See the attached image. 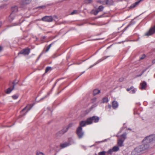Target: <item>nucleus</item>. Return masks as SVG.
<instances>
[{"instance_id":"obj_1","label":"nucleus","mask_w":155,"mask_h":155,"mask_svg":"<svg viewBox=\"0 0 155 155\" xmlns=\"http://www.w3.org/2000/svg\"><path fill=\"white\" fill-rule=\"evenodd\" d=\"M18 11V7L17 6H15L12 8V12L8 17V20L10 21H12L14 19L15 13Z\"/></svg>"},{"instance_id":"obj_2","label":"nucleus","mask_w":155,"mask_h":155,"mask_svg":"<svg viewBox=\"0 0 155 155\" xmlns=\"http://www.w3.org/2000/svg\"><path fill=\"white\" fill-rule=\"evenodd\" d=\"M155 140V135H151L146 137L143 139V142H144V143H149Z\"/></svg>"},{"instance_id":"obj_3","label":"nucleus","mask_w":155,"mask_h":155,"mask_svg":"<svg viewBox=\"0 0 155 155\" xmlns=\"http://www.w3.org/2000/svg\"><path fill=\"white\" fill-rule=\"evenodd\" d=\"M72 125L73 124H70L64 127L62 129L57 133L56 134L57 135H58L60 134L61 135L64 134L68 131V130L70 127L72 126Z\"/></svg>"},{"instance_id":"obj_4","label":"nucleus","mask_w":155,"mask_h":155,"mask_svg":"<svg viewBox=\"0 0 155 155\" xmlns=\"http://www.w3.org/2000/svg\"><path fill=\"white\" fill-rule=\"evenodd\" d=\"M76 134L79 139L82 138L84 135V132L81 127H78L77 130Z\"/></svg>"},{"instance_id":"obj_5","label":"nucleus","mask_w":155,"mask_h":155,"mask_svg":"<svg viewBox=\"0 0 155 155\" xmlns=\"http://www.w3.org/2000/svg\"><path fill=\"white\" fill-rule=\"evenodd\" d=\"M140 147H138L135 148L131 152L132 155H140V152L142 151Z\"/></svg>"},{"instance_id":"obj_6","label":"nucleus","mask_w":155,"mask_h":155,"mask_svg":"<svg viewBox=\"0 0 155 155\" xmlns=\"http://www.w3.org/2000/svg\"><path fill=\"white\" fill-rule=\"evenodd\" d=\"M41 20L44 21L51 22L53 21V18L51 16H46L42 18Z\"/></svg>"},{"instance_id":"obj_7","label":"nucleus","mask_w":155,"mask_h":155,"mask_svg":"<svg viewBox=\"0 0 155 155\" xmlns=\"http://www.w3.org/2000/svg\"><path fill=\"white\" fill-rule=\"evenodd\" d=\"M155 33V25L150 29L145 34V36H148L151 35Z\"/></svg>"},{"instance_id":"obj_8","label":"nucleus","mask_w":155,"mask_h":155,"mask_svg":"<svg viewBox=\"0 0 155 155\" xmlns=\"http://www.w3.org/2000/svg\"><path fill=\"white\" fill-rule=\"evenodd\" d=\"M32 107L30 105H28L21 111V113H24V115Z\"/></svg>"},{"instance_id":"obj_9","label":"nucleus","mask_w":155,"mask_h":155,"mask_svg":"<svg viewBox=\"0 0 155 155\" xmlns=\"http://www.w3.org/2000/svg\"><path fill=\"white\" fill-rule=\"evenodd\" d=\"M30 51V49L28 48H27L21 51L18 53V54H23L24 55H28Z\"/></svg>"},{"instance_id":"obj_10","label":"nucleus","mask_w":155,"mask_h":155,"mask_svg":"<svg viewBox=\"0 0 155 155\" xmlns=\"http://www.w3.org/2000/svg\"><path fill=\"white\" fill-rule=\"evenodd\" d=\"M73 143H74L73 142L71 143V142H66L64 143H61L60 144V147L61 148H63L71 145Z\"/></svg>"},{"instance_id":"obj_11","label":"nucleus","mask_w":155,"mask_h":155,"mask_svg":"<svg viewBox=\"0 0 155 155\" xmlns=\"http://www.w3.org/2000/svg\"><path fill=\"white\" fill-rule=\"evenodd\" d=\"M91 117L93 122H94V123L98 122L100 119L99 117L96 116H94Z\"/></svg>"},{"instance_id":"obj_12","label":"nucleus","mask_w":155,"mask_h":155,"mask_svg":"<svg viewBox=\"0 0 155 155\" xmlns=\"http://www.w3.org/2000/svg\"><path fill=\"white\" fill-rule=\"evenodd\" d=\"M142 0H140L138 1L135 2V3L132 4L129 7L130 8H134L137 5H138Z\"/></svg>"},{"instance_id":"obj_13","label":"nucleus","mask_w":155,"mask_h":155,"mask_svg":"<svg viewBox=\"0 0 155 155\" xmlns=\"http://www.w3.org/2000/svg\"><path fill=\"white\" fill-rule=\"evenodd\" d=\"M141 86V89L142 90L144 89H145L147 85V83L145 81H143L140 84Z\"/></svg>"},{"instance_id":"obj_14","label":"nucleus","mask_w":155,"mask_h":155,"mask_svg":"<svg viewBox=\"0 0 155 155\" xmlns=\"http://www.w3.org/2000/svg\"><path fill=\"white\" fill-rule=\"evenodd\" d=\"M124 140H122V139H118L117 140V144L119 147H122L123 146V143Z\"/></svg>"},{"instance_id":"obj_15","label":"nucleus","mask_w":155,"mask_h":155,"mask_svg":"<svg viewBox=\"0 0 155 155\" xmlns=\"http://www.w3.org/2000/svg\"><path fill=\"white\" fill-rule=\"evenodd\" d=\"M87 125V124L86 121H82L80 123V126L79 127H81L82 128V127H84Z\"/></svg>"},{"instance_id":"obj_16","label":"nucleus","mask_w":155,"mask_h":155,"mask_svg":"<svg viewBox=\"0 0 155 155\" xmlns=\"http://www.w3.org/2000/svg\"><path fill=\"white\" fill-rule=\"evenodd\" d=\"M86 121L87 125L92 124L93 123L92 117L87 118Z\"/></svg>"},{"instance_id":"obj_17","label":"nucleus","mask_w":155,"mask_h":155,"mask_svg":"<svg viewBox=\"0 0 155 155\" xmlns=\"http://www.w3.org/2000/svg\"><path fill=\"white\" fill-rule=\"evenodd\" d=\"M118 106L117 102L116 101H114L112 102V106L113 108L115 109L117 108Z\"/></svg>"},{"instance_id":"obj_18","label":"nucleus","mask_w":155,"mask_h":155,"mask_svg":"<svg viewBox=\"0 0 155 155\" xmlns=\"http://www.w3.org/2000/svg\"><path fill=\"white\" fill-rule=\"evenodd\" d=\"M100 91L98 89H95L93 91V94L94 95H95L99 94Z\"/></svg>"},{"instance_id":"obj_19","label":"nucleus","mask_w":155,"mask_h":155,"mask_svg":"<svg viewBox=\"0 0 155 155\" xmlns=\"http://www.w3.org/2000/svg\"><path fill=\"white\" fill-rule=\"evenodd\" d=\"M14 85L13 87L11 88L10 87L8 88L5 91L7 94H9L14 89Z\"/></svg>"},{"instance_id":"obj_20","label":"nucleus","mask_w":155,"mask_h":155,"mask_svg":"<svg viewBox=\"0 0 155 155\" xmlns=\"http://www.w3.org/2000/svg\"><path fill=\"white\" fill-rule=\"evenodd\" d=\"M32 0H22V3L23 4H27L29 3Z\"/></svg>"},{"instance_id":"obj_21","label":"nucleus","mask_w":155,"mask_h":155,"mask_svg":"<svg viewBox=\"0 0 155 155\" xmlns=\"http://www.w3.org/2000/svg\"><path fill=\"white\" fill-rule=\"evenodd\" d=\"M114 152H117L119 150V148L118 146H115L112 148Z\"/></svg>"},{"instance_id":"obj_22","label":"nucleus","mask_w":155,"mask_h":155,"mask_svg":"<svg viewBox=\"0 0 155 155\" xmlns=\"http://www.w3.org/2000/svg\"><path fill=\"white\" fill-rule=\"evenodd\" d=\"M104 59H103V60H101V59H100V60H98L95 63H94L92 65H91V66H90L89 67V68H92V67H93L95 65H96L97 64H98L101 61H102Z\"/></svg>"},{"instance_id":"obj_23","label":"nucleus","mask_w":155,"mask_h":155,"mask_svg":"<svg viewBox=\"0 0 155 155\" xmlns=\"http://www.w3.org/2000/svg\"><path fill=\"white\" fill-rule=\"evenodd\" d=\"M106 0H100L97 1V2L103 5L106 4Z\"/></svg>"},{"instance_id":"obj_24","label":"nucleus","mask_w":155,"mask_h":155,"mask_svg":"<svg viewBox=\"0 0 155 155\" xmlns=\"http://www.w3.org/2000/svg\"><path fill=\"white\" fill-rule=\"evenodd\" d=\"M104 8V7L102 5H100L98 7L97 10H98V11L99 12L102 11L103 10Z\"/></svg>"},{"instance_id":"obj_25","label":"nucleus","mask_w":155,"mask_h":155,"mask_svg":"<svg viewBox=\"0 0 155 155\" xmlns=\"http://www.w3.org/2000/svg\"><path fill=\"white\" fill-rule=\"evenodd\" d=\"M112 0H106V4L110 5L112 4Z\"/></svg>"},{"instance_id":"obj_26","label":"nucleus","mask_w":155,"mask_h":155,"mask_svg":"<svg viewBox=\"0 0 155 155\" xmlns=\"http://www.w3.org/2000/svg\"><path fill=\"white\" fill-rule=\"evenodd\" d=\"M91 12L92 13L94 14L95 15H96L99 12L97 10H92L91 11Z\"/></svg>"},{"instance_id":"obj_27","label":"nucleus","mask_w":155,"mask_h":155,"mask_svg":"<svg viewBox=\"0 0 155 155\" xmlns=\"http://www.w3.org/2000/svg\"><path fill=\"white\" fill-rule=\"evenodd\" d=\"M19 97L18 94H16L12 96V97L13 99L15 100L17 99Z\"/></svg>"},{"instance_id":"obj_28","label":"nucleus","mask_w":155,"mask_h":155,"mask_svg":"<svg viewBox=\"0 0 155 155\" xmlns=\"http://www.w3.org/2000/svg\"><path fill=\"white\" fill-rule=\"evenodd\" d=\"M127 135V134L126 133H124L123 134L121 135V137L122 139H124V140L126 138V136Z\"/></svg>"},{"instance_id":"obj_29","label":"nucleus","mask_w":155,"mask_h":155,"mask_svg":"<svg viewBox=\"0 0 155 155\" xmlns=\"http://www.w3.org/2000/svg\"><path fill=\"white\" fill-rule=\"evenodd\" d=\"M108 100L107 97H104L103 99V103H107L108 102Z\"/></svg>"},{"instance_id":"obj_30","label":"nucleus","mask_w":155,"mask_h":155,"mask_svg":"<svg viewBox=\"0 0 155 155\" xmlns=\"http://www.w3.org/2000/svg\"><path fill=\"white\" fill-rule=\"evenodd\" d=\"M112 149H110L107 152V153L109 154L112 155L113 152Z\"/></svg>"},{"instance_id":"obj_31","label":"nucleus","mask_w":155,"mask_h":155,"mask_svg":"<svg viewBox=\"0 0 155 155\" xmlns=\"http://www.w3.org/2000/svg\"><path fill=\"white\" fill-rule=\"evenodd\" d=\"M106 152L105 151H103L98 153V155H105Z\"/></svg>"},{"instance_id":"obj_32","label":"nucleus","mask_w":155,"mask_h":155,"mask_svg":"<svg viewBox=\"0 0 155 155\" xmlns=\"http://www.w3.org/2000/svg\"><path fill=\"white\" fill-rule=\"evenodd\" d=\"M52 44H50L47 47L46 50V52H47L49 50V49H50V48Z\"/></svg>"},{"instance_id":"obj_33","label":"nucleus","mask_w":155,"mask_h":155,"mask_svg":"<svg viewBox=\"0 0 155 155\" xmlns=\"http://www.w3.org/2000/svg\"><path fill=\"white\" fill-rule=\"evenodd\" d=\"M92 2V0H85L84 1L85 3L86 4L90 3L91 2Z\"/></svg>"},{"instance_id":"obj_34","label":"nucleus","mask_w":155,"mask_h":155,"mask_svg":"<svg viewBox=\"0 0 155 155\" xmlns=\"http://www.w3.org/2000/svg\"><path fill=\"white\" fill-rule=\"evenodd\" d=\"M135 89L133 87V89L131 90L130 93L131 94H134L135 93Z\"/></svg>"},{"instance_id":"obj_35","label":"nucleus","mask_w":155,"mask_h":155,"mask_svg":"<svg viewBox=\"0 0 155 155\" xmlns=\"http://www.w3.org/2000/svg\"><path fill=\"white\" fill-rule=\"evenodd\" d=\"M51 67H48L46 68L45 69V72H48L49 70L51 69Z\"/></svg>"},{"instance_id":"obj_36","label":"nucleus","mask_w":155,"mask_h":155,"mask_svg":"<svg viewBox=\"0 0 155 155\" xmlns=\"http://www.w3.org/2000/svg\"><path fill=\"white\" fill-rule=\"evenodd\" d=\"M148 68H146L145 70H144L143 71V72L141 73V74L139 75H138L137 76V77H138L141 76L142 74Z\"/></svg>"},{"instance_id":"obj_37","label":"nucleus","mask_w":155,"mask_h":155,"mask_svg":"<svg viewBox=\"0 0 155 155\" xmlns=\"http://www.w3.org/2000/svg\"><path fill=\"white\" fill-rule=\"evenodd\" d=\"M78 13V11L77 10H74L73 12L71 13V15H73L74 14H76Z\"/></svg>"},{"instance_id":"obj_38","label":"nucleus","mask_w":155,"mask_h":155,"mask_svg":"<svg viewBox=\"0 0 155 155\" xmlns=\"http://www.w3.org/2000/svg\"><path fill=\"white\" fill-rule=\"evenodd\" d=\"M37 155H45L42 152H38L37 153Z\"/></svg>"},{"instance_id":"obj_39","label":"nucleus","mask_w":155,"mask_h":155,"mask_svg":"<svg viewBox=\"0 0 155 155\" xmlns=\"http://www.w3.org/2000/svg\"><path fill=\"white\" fill-rule=\"evenodd\" d=\"M145 57H146L145 55L144 54H143L141 56V57H140V59L142 60V59H144V58H145Z\"/></svg>"},{"instance_id":"obj_40","label":"nucleus","mask_w":155,"mask_h":155,"mask_svg":"<svg viewBox=\"0 0 155 155\" xmlns=\"http://www.w3.org/2000/svg\"><path fill=\"white\" fill-rule=\"evenodd\" d=\"M144 149H147V148L148 147L149 145L147 144H145L144 145Z\"/></svg>"},{"instance_id":"obj_41","label":"nucleus","mask_w":155,"mask_h":155,"mask_svg":"<svg viewBox=\"0 0 155 155\" xmlns=\"http://www.w3.org/2000/svg\"><path fill=\"white\" fill-rule=\"evenodd\" d=\"M133 87H131L130 88H127V91H129L131 90V89H133Z\"/></svg>"},{"instance_id":"obj_42","label":"nucleus","mask_w":155,"mask_h":155,"mask_svg":"<svg viewBox=\"0 0 155 155\" xmlns=\"http://www.w3.org/2000/svg\"><path fill=\"white\" fill-rule=\"evenodd\" d=\"M123 78H121L119 79V80L120 81H123Z\"/></svg>"},{"instance_id":"obj_43","label":"nucleus","mask_w":155,"mask_h":155,"mask_svg":"<svg viewBox=\"0 0 155 155\" xmlns=\"http://www.w3.org/2000/svg\"><path fill=\"white\" fill-rule=\"evenodd\" d=\"M2 50V46H0V52Z\"/></svg>"},{"instance_id":"obj_44","label":"nucleus","mask_w":155,"mask_h":155,"mask_svg":"<svg viewBox=\"0 0 155 155\" xmlns=\"http://www.w3.org/2000/svg\"><path fill=\"white\" fill-rule=\"evenodd\" d=\"M152 63L153 64L155 63V59H154V60H153V61H152Z\"/></svg>"},{"instance_id":"obj_45","label":"nucleus","mask_w":155,"mask_h":155,"mask_svg":"<svg viewBox=\"0 0 155 155\" xmlns=\"http://www.w3.org/2000/svg\"><path fill=\"white\" fill-rule=\"evenodd\" d=\"M108 108H110H110H111V105H108Z\"/></svg>"},{"instance_id":"obj_46","label":"nucleus","mask_w":155,"mask_h":155,"mask_svg":"<svg viewBox=\"0 0 155 155\" xmlns=\"http://www.w3.org/2000/svg\"><path fill=\"white\" fill-rule=\"evenodd\" d=\"M53 17H54V18H57H57H57V16H55V15L54 16H53Z\"/></svg>"},{"instance_id":"obj_47","label":"nucleus","mask_w":155,"mask_h":155,"mask_svg":"<svg viewBox=\"0 0 155 155\" xmlns=\"http://www.w3.org/2000/svg\"><path fill=\"white\" fill-rule=\"evenodd\" d=\"M44 7V6H40V7L41 8H42V7Z\"/></svg>"},{"instance_id":"obj_48","label":"nucleus","mask_w":155,"mask_h":155,"mask_svg":"<svg viewBox=\"0 0 155 155\" xmlns=\"http://www.w3.org/2000/svg\"><path fill=\"white\" fill-rule=\"evenodd\" d=\"M83 73H84V72H83V73H82L81 74V75L82 74H83Z\"/></svg>"},{"instance_id":"obj_49","label":"nucleus","mask_w":155,"mask_h":155,"mask_svg":"<svg viewBox=\"0 0 155 155\" xmlns=\"http://www.w3.org/2000/svg\"><path fill=\"white\" fill-rule=\"evenodd\" d=\"M83 73H84V72H83V73H82L81 74V75L82 74H83Z\"/></svg>"},{"instance_id":"obj_50","label":"nucleus","mask_w":155,"mask_h":155,"mask_svg":"<svg viewBox=\"0 0 155 155\" xmlns=\"http://www.w3.org/2000/svg\"><path fill=\"white\" fill-rule=\"evenodd\" d=\"M83 73H84V72H83V73H82L81 74V75L82 74H83Z\"/></svg>"},{"instance_id":"obj_51","label":"nucleus","mask_w":155,"mask_h":155,"mask_svg":"<svg viewBox=\"0 0 155 155\" xmlns=\"http://www.w3.org/2000/svg\"><path fill=\"white\" fill-rule=\"evenodd\" d=\"M83 73H84V72H83V73H82L81 74V75L82 74H83Z\"/></svg>"},{"instance_id":"obj_52","label":"nucleus","mask_w":155,"mask_h":155,"mask_svg":"<svg viewBox=\"0 0 155 155\" xmlns=\"http://www.w3.org/2000/svg\"><path fill=\"white\" fill-rule=\"evenodd\" d=\"M83 73H84V72H83V73H82L81 74V75L82 74H83Z\"/></svg>"},{"instance_id":"obj_53","label":"nucleus","mask_w":155,"mask_h":155,"mask_svg":"<svg viewBox=\"0 0 155 155\" xmlns=\"http://www.w3.org/2000/svg\"><path fill=\"white\" fill-rule=\"evenodd\" d=\"M83 73H84V72H83V73H82L81 74V75L82 74H83Z\"/></svg>"}]
</instances>
